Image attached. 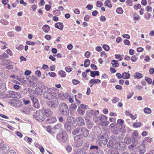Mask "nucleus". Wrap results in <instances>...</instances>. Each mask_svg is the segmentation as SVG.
<instances>
[{"instance_id":"1","label":"nucleus","mask_w":154,"mask_h":154,"mask_svg":"<svg viewBox=\"0 0 154 154\" xmlns=\"http://www.w3.org/2000/svg\"><path fill=\"white\" fill-rule=\"evenodd\" d=\"M60 112L62 114L65 116H68L69 115V109L68 106L65 103H60L58 107Z\"/></svg>"},{"instance_id":"2","label":"nucleus","mask_w":154,"mask_h":154,"mask_svg":"<svg viewBox=\"0 0 154 154\" xmlns=\"http://www.w3.org/2000/svg\"><path fill=\"white\" fill-rule=\"evenodd\" d=\"M33 116L36 120L40 122L44 121L45 119L43 112L41 110H39L35 112Z\"/></svg>"},{"instance_id":"3","label":"nucleus","mask_w":154,"mask_h":154,"mask_svg":"<svg viewBox=\"0 0 154 154\" xmlns=\"http://www.w3.org/2000/svg\"><path fill=\"white\" fill-rule=\"evenodd\" d=\"M67 134L65 131L62 132L61 134H58L57 135V138L63 142H65L67 139Z\"/></svg>"},{"instance_id":"4","label":"nucleus","mask_w":154,"mask_h":154,"mask_svg":"<svg viewBox=\"0 0 154 154\" xmlns=\"http://www.w3.org/2000/svg\"><path fill=\"white\" fill-rule=\"evenodd\" d=\"M99 118L101 121L100 122V125L105 126L107 125V117L104 115H100L99 116Z\"/></svg>"},{"instance_id":"5","label":"nucleus","mask_w":154,"mask_h":154,"mask_svg":"<svg viewBox=\"0 0 154 154\" xmlns=\"http://www.w3.org/2000/svg\"><path fill=\"white\" fill-rule=\"evenodd\" d=\"M47 103L50 107L53 108L56 107L58 105V101L56 99H53L51 101H48Z\"/></svg>"},{"instance_id":"6","label":"nucleus","mask_w":154,"mask_h":154,"mask_svg":"<svg viewBox=\"0 0 154 154\" xmlns=\"http://www.w3.org/2000/svg\"><path fill=\"white\" fill-rule=\"evenodd\" d=\"M144 141L138 146V151L140 154H144L146 152L145 146L144 144Z\"/></svg>"},{"instance_id":"7","label":"nucleus","mask_w":154,"mask_h":154,"mask_svg":"<svg viewBox=\"0 0 154 154\" xmlns=\"http://www.w3.org/2000/svg\"><path fill=\"white\" fill-rule=\"evenodd\" d=\"M30 98L32 100V102L33 103L34 106L36 108H39L40 107V105L38 99L37 98L34 97H30Z\"/></svg>"},{"instance_id":"8","label":"nucleus","mask_w":154,"mask_h":154,"mask_svg":"<svg viewBox=\"0 0 154 154\" xmlns=\"http://www.w3.org/2000/svg\"><path fill=\"white\" fill-rule=\"evenodd\" d=\"M43 112L44 114H45L46 116L48 117L51 116L53 112L52 111L49 109H47L46 108L43 107Z\"/></svg>"},{"instance_id":"9","label":"nucleus","mask_w":154,"mask_h":154,"mask_svg":"<svg viewBox=\"0 0 154 154\" xmlns=\"http://www.w3.org/2000/svg\"><path fill=\"white\" fill-rule=\"evenodd\" d=\"M76 121L78 124L80 126H82L85 125L83 118L81 116H79L77 118Z\"/></svg>"},{"instance_id":"10","label":"nucleus","mask_w":154,"mask_h":154,"mask_svg":"<svg viewBox=\"0 0 154 154\" xmlns=\"http://www.w3.org/2000/svg\"><path fill=\"white\" fill-rule=\"evenodd\" d=\"M116 145L117 148L119 150H123L125 149V146L122 142H117Z\"/></svg>"},{"instance_id":"11","label":"nucleus","mask_w":154,"mask_h":154,"mask_svg":"<svg viewBox=\"0 0 154 154\" xmlns=\"http://www.w3.org/2000/svg\"><path fill=\"white\" fill-rule=\"evenodd\" d=\"M11 102L13 105L14 106L20 107L22 106V102L19 100H12Z\"/></svg>"},{"instance_id":"12","label":"nucleus","mask_w":154,"mask_h":154,"mask_svg":"<svg viewBox=\"0 0 154 154\" xmlns=\"http://www.w3.org/2000/svg\"><path fill=\"white\" fill-rule=\"evenodd\" d=\"M81 131L83 133V136L87 137L89 134V132L88 129L85 127H83L81 128Z\"/></svg>"},{"instance_id":"13","label":"nucleus","mask_w":154,"mask_h":154,"mask_svg":"<svg viewBox=\"0 0 154 154\" xmlns=\"http://www.w3.org/2000/svg\"><path fill=\"white\" fill-rule=\"evenodd\" d=\"M107 154H119V153L116 149L112 148L108 150Z\"/></svg>"},{"instance_id":"14","label":"nucleus","mask_w":154,"mask_h":154,"mask_svg":"<svg viewBox=\"0 0 154 154\" xmlns=\"http://www.w3.org/2000/svg\"><path fill=\"white\" fill-rule=\"evenodd\" d=\"M55 27L60 30H62L63 28V25L60 22L57 23L55 24Z\"/></svg>"},{"instance_id":"15","label":"nucleus","mask_w":154,"mask_h":154,"mask_svg":"<svg viewBox=\"0 0 154 154\" xmlns=\"http://www.w3.org/2000/svg\"><path fill=\"white\" fill-rule=\"evenodd\" d=\"M1 147V149L2 152L6 153L8 150V146L7 145L2 146Z\"/></svg>"},{"instance_id":"16","label":"nucleus","mask_w":154,"mask_h":154,"mask_svg":"<svg viewBox=\"0 0 154 154\" xmlns=\"http://www.w3.org/2000/svg\"><path fill=\"white\" fill-rule=\"evenodd\" d=\"M43 94L44 97L48 100H50L52 96L51 94L49 92L44 91Z\"/></svg>"},{"instance_id":"17","label":"nucleus","mask_w":154,"mask_h":154,"mask_svg":"<svg viewBox=\"0 0 154 154\" xmlns=\"http://www.w3.org/2000/svg\"><path fill=\"white\" fill-rule=\"evenodd\" d=\"M62 127V125L60 124H57L54 126L53 128V129L55 132V131H59L61 129Z\"/></svg>"},{"instance_id":"18","label":"nucleus","mask_w":154,"mask_h":154,"mask_svg":"<svg viewBox=\"0 0 154 154\" xmlns=\"http://www.w3.org/2000/svg\"><path fill=\"white\" fill-rule=\"evenodd\" d=\"M64 127L68 131H70L71 129V123L68 121H67L64 124Z\"/></svg>"},{"instance_id":"19","label":"nucleus","mask_w":154,"mask_h":154,"mask_svg":"<svg viewBox=\"0 0 154 154\" xmlns=\"http://www.w3.org/2000/svg\"><path fill=\"white\" fill-rule=\"evenodd\" d=\"M47 121L49 123L51 124L57 121V119L55 117H52L47 119Z\"/></svg>"},{"instance_id":"20","label":"nucleus","mask_w":154,"mask_h":154,"mask_svg":"<svg viewBox=\"0 0 154 154\" xmlns=\"http://www.w3.org/2000/svg\"><path fill=\"white\" fill-rule=\"evenodd\" d=\"M84 136L82 134L75 136L74 137V140L75 141H78L83 138Z\"/></svg>"},{"instance_id":"21","label":"nucleus","mask_w":154,"mask_h":154,"mask_svg":"<svg viewBox=\"0 0 154 154\" xmlns=\"http://www.w3.org/2000/svg\"><path fill=\"white\" fill-rule=\"evenodd\" d=\"M101 82V81L99 79H91L90 81V83H91L93 84H94V83L95 84L100 83Z\"/></svg>"},{"instance_id":"22","label":"nucleus","mask_w":154,"mask_h":154,"mask_svg":"<svg viewBox=\"0 0 154 154\" xmlns=\"http://www.w3.org/2000/svg\"><path fill=\"white\" fill-rule=\"evenodd\" d=\"M15 92L13 91H10L7 94V96L8 98H14Z\"/></svg>"},{"instance_id":"23","label":"nucleus","mask_w":154,"mask_h":154,"mask_svg":"<svg viewBox=\"0 0 154 154\" xmlns=\"http://www.w3.org/2000/svg\"><path fill=\"white\" fill-rule=\"evenodd\" d=\"M124 142L128 144H130L131 142L130 137L128 135L126 136L124 138Z\"/></svg>"},{"instance_id":"24","label":"nucleus","mask_w":154,"mask_h":154,"mask_svg":"<svg viewBox=\"0 0 154 154\" xmlns=\"http://www.w3.org/2000/svg\"><path fill=\"white\" fill-rule=\"evenodd\" d=\"M83 142L84 141L83 140L77 141L75 142V145L76 147L79 148V146L82 145Z\"/></svg>"},{"instance_id":"25","label":"nucleus","mask_w":154,"mask_h":154,"mask_svg":"<svg viewBox=\"0 0 154 154\" xmlns=\"http://www.w3.org/2000/svg\"><path fill=\"white\" fill-rule=\"evenodd\" d=\"M130 75L128 72H124L122 74V78L124 79H127L129 78Z\"/></svg>"},{"instance_id":"26","label":"nucleus","mask_w":154,"mask_h":154,"mask_svg":"<svg viewBox=\"0 0 154 154\" xmlns=\"http://www.w3.org/2000/svg\"><path fill=\"white\" fill-rule=\"evenodd\" d=\"M124 123V120L122 119H119L117 121V124L118 125V127H120L124 125L123 124Z\"/></svg>"},{"instance_id":"27","label":"nucleus","mask_w":154,"mask_h":154,"mask_svg":"<svg viewBox=\"0 0 154 154\" xmlns=\"http://www.w3.org/2000/svg\"><path fill=\"white\" fill-rule=\"evenodd\" d=\"M112 66L114 67H117L119 66L118 62L117 60H112L111 62Z\"/></svg>"},{"instance_id":"28","label":"nucleus","mask_w":154,"mask_h":154,"mask_svg":"<svg viewBox=\"0 0 154 154\" xmlns=\"http://www.w3.org/2000/svg\"><path fill=\"white\" fill-rule=\"evenodd\" d=\"M85 120L87 124L88 125V128H91L93 125L92 123L89 119H86Z\"/></svg>"},{"instance_id":"29","label":"nucleus","mask_w":154,"mask_h":154,"mask_svg":"<svg viewBox=\"0 0 154 154\" xmlns=\"http://www.w3.org/2000/svg\"><path fill=\"white\" fill-rule=\"evenodd\" d=\"M119 127H115L111 128V131L113 132V133L115 134H117L119 133Z\"/></svg>"},{"instance_id":"30","label":"nucleus","mask_w":154,"mask_h":154,"mask_svg":"<svg viewBox=\"0 0 154 154\" xmlns=\"http://www.w3.org/2000/svg\"><path fill=\"white\" fill-rule=\"evenodd\" d=\"M50 29L49 26L47 25H45L42 27V30L46 32H48Z\"/></svg>"},{"instance_id":"31","label":"nucleus","mask_w":154,"mask_h":154,"mask_svg":"<svg viewBox=\"0 0 154 154\" xmlns=\"http://www.w3.org/2000/svg\"><path fill=\"white\" fill-rule=\"evenodd\" d=\"M143 111L145 114H150L152 112L151 109L149 108L146 107L144 109Z\"/></svg>"},{"instance_id":"32","label":"nucleus","mask_w":154,"mask_h":154,"mask_svg":"<svg viewBox=\"0 0 154 154\" xmlns=\"http://www.w3.org/2000/svg\"><path fill=\"white\" fill-rule=\"evenodd\" d=\"M77 112L79 115L83 116L84 114L85 111V110L81 109L79 107L77 109Z\"/></svg>"},{"instance_id":"33","label":"nucleus","mask_w":154,"mask_h":154,"mask_svg":"<svg viewBox=\"0 0 154 154\" xmlns=\"http://www.w3.org/2000/svg\"><path fill=\"white\" fill-rule=\"evenodd\" d=\"M101 142L104 145H106L108 142V140L106 137H104L103 136L101 138Z\"/></svg>"},{"instance_id":"34","label":"nucleus","mask_w":154,"mask_h":154,"mask_svg":"<svg viewBox=\"0 0 154 154\" xmlns=\"http://www.w3.org/2000/svg\"><path fill=\"white\" fill-rule=\"evenodd\" d=\"M143 77L142 74L137 72L135 73L134 75V77L135 78H137V79H140Z\"/></svg>"},{"instance_id":"35","label":"nucleus","mask_w":154,"mask_h":154,"mask_svg":"<svg viewBox=\"0 0 154 154\" xmlns=\"http://www.w3.org/2000/svg\"><path fill=\"white\" fill-rule=\"evenodd\" d=\"M119 130L120 132L122 133H124L126 132V129H125V125H124L122 126L119 127Z\"/></svg>"},{"instance_id":"36","label":"nucleus","mask_w":154,"mask_h":154,"mask_svg":"<svg viewBox=\"0 0 154 154\" xmlns=\"http://www.w3.org/2000/svg\"><path fill=\"white\" fill-rule=\"evenodd\" d=\"M90 63V60L88 59H87L84 62V66L85 67H87L89 66Z\"/></svg>"},{"instance_id":"37","label":"nucleus","mask_w":154,"mask_h":154,"mask_svg":"<svg viewBox=\"0 0 154 154\" xmlns=\"http://www.w3.org/2000/svg\"><path fill=\"white\" fill-rule=\"evenodd\" d=\"M47 131L49 133L52 134L55 133V131H54V130L53 128H52L50 126H48L47 128Z\"/></svg>"},{"instance_id":"38","label":"nucleus","mask_w":154,"mask_h":154,"mask_svg":"<svg viewBox=\"0 0 154 154\" xmlns=\"http://www.w3.org/2000/svg\"><path fill=\"white\" fill-rule=\"evenodd\" d=\"M105 5L109 8H111L112 7V5L110 3V1L109 0H107L105 1Z\"/></svg>"},{"instance_id":"39","label":"nucleus","mask_w":154,"mask_h":154,"mask_svg":"<svg viewBox=\"0 0 154 154\" xmlns=\"http://www.w3.org/2000/svg\"><path fill=\"white\" fill-rule=\"evenodd\" d=\"M133 16V19L134 21L137 20H139L140 19V16L138 15L136 13H134Z\"/></svg>"},{"instance_id":"40","label":"nucleus","mask_w":154,"mask_h":154,"mask_svg":"<svg viewBox=\"0 0 154 154\" xmlns=\"http://www.w3.org/2000/svg\"><path fill=\"white\" fill-rule=\"evenodd\" d=\"M137 138L132 137V140L131 142L133 144H138V141L137 139Z\"/></svg>"},{"instance_id":"41","label":"nucleus","mask_w":154,"mask_h":154,"mask_svg":"<svg viewBox=\"0 0 154 154\" xmlns=\"http://www.w3.org/2000/svg\"><path fill=\"white\" fill-rule=\"evenodd\" d=\"M80 129L75 128L72 131V133L74 135H76L79 133Z\"/></svg>"},{"instance_id":"42","label":"nucleus","mask_w":154,"mask_h":154,"mask_svg":"<svg viewBox=\"0 0 154 154\" xmlns=\"http://www.w3.org/2000/svg\"><path fill=\"white\" fill-rule=\"evenodd\" d=\"M90 113L92 115H97L99 114V111L98 110H92L91 111Z\"/></svg>"},{"instance_id":"43","label":"nucleus","mask_w":154,"mask_h":154,"mask_svg":"<svg viewBox=\"0 0 154 154\" xmlns=\"http://www.w3.org/2000/svg\"><path fill=\"white\" fill-rule=\"evenodd\" d=\"M58 73L62 77H65L66 76V72L62 70L58 72Z\"/></svg>"},{"instance_id":"44","label":"nucleus","mask_w":154,"mask_h":154,"mask_svg":"<svg viewBox=\"0 0 154 154\" xmlns=\"http://www.w3.org/2000/svg\"><path fill=\"white\" fill-rule=\"evenodd\" d=\"M14 98H20L21 97V95L19 92H15Z\"/></svg>"},{"instance_id":"45","label":"nucleus","mask_w":154,"mask_h":154,"mask_svg":"<svg viewBox=\"0 0 154 154\" xmlns=\"http://www.w3.org/2000/svg\"><path fill=\"white\" fill-rule=\"evenodd\" d=\"M141 124L140 122H134L133 125V126L135 128L140 127L141 126Z\"/></svg>"},{"instance_id":"46","label":"nucleus","mask_w":154,"mask_h":154,"mask_svg":"<svg viewBox=\"0 0 154 154\" xmlns=\"http://www.w3.org/2000/svg\"><path fill=\"white\" fill-rule=\"evenodd\" d=\"M8 56L6 53H4L2 55H0V58L2 59H3L4 58H8Z\"/></svg>"},{"instance_id":"47","label":"nucleus","mask_w":154,"mask_h":154,"mask_svg":"<svg viewBox=\"0 0 154 154\" xmlns=\"http://www.w3.org/2000/svg\"><path fill=\"white\" fill-rule=\"evenodd\" d=\"M123 10L121 8H119L116 9V12L119 14H122L123 13Z\"/></svg>"},{"instance_id":"48","label":"nucleus","mask_w":154,"mask_h":154,"mask_svg":"<svg viewBox=\"0 0 154 154\" xmlns=\"http://www.w3.org/2000/svg\"><path fill=\"white\" fill-rule=\"evenodd\" d=\"M145 80L148 82L149 84H151L152 83V80L150 78L147 77H145Z\"/></svg>"},{"instance_id":"49","label":"nucleus","mask_w":154,"mask_h":154,"mask_svg":"<svg viewBox=\"0 0 154 154\" xmlns=\"http://www.w3.org/2000/svg\"><path fill=\"white\" fill-rule=\"evenodd\" d=\"M138 135V134L137 131H134L132 135V137H134L137 138Z\"/></svg>"},{"instance_id":"50","label":"nucleus","mask_w":154,"mask_h":154,"mask_svg":"<svg viewBox=\"0 0 154 154\" xmlns=\"http://www.w3.org/2000/svg\"><path fill=\"white\" fill-rule=\"evenodd\" d=\"M66 149L67 151L68 152H69L71 151L72 149V147L70 145H67L66 146Z\"/></svg>"},{"instance_id":"51","label":"nucleus","mask_w":154,"mask_h":154,"mask_svg":"<svg viewBox=\"0 0 154 154\" xmlns=\"http://www.w3.org/2000/svg\"><path fill=\"white\" fill-rule=\"evenodd\" d=\"M119 98L115 97L112 100V102L114 103H116V102L119 101Z\"/></svg>"},{"instance_id":"52","label":"nucleus","mask_w":154,"mask_h":154,"mask_svg":"<svg viewBox=\"0 0 154 154\" xmlns=\"http://www.w3.org/2000/svg\"><path fill=\"white\" fill-rule=\"evenodd\" d=\"M113 145V141H109L108 143L107 144V147L109 148H110V147L112 146Z\"/></svg>"},{"instance_id":"53","label":"nucleus","mask_w":154,"mask_h":154,"mask_svg":"<svg viewBox=\"0 0 154 154\" xmlns=\"http://www.w3.org/2000/svg\"><path fill=\"white\" fill-rule=\"evenodd\" d=\"M103 48L106 51H108L109 49V47L108 45H104L103 46Z\"/></svg>"},{"instance_id":"54","label":"nucleus","mask_w":154,"mask_h":154,"mask_svg":"<svg viewBox=\"0 0 154 154\" xmlns=\"http://www.w3.org/2000/svg\"><path fill=\"white\" fill-rule=\"evenodd\" d=\"M22 112L23 113H24L26 114H29L31 112V111H30L29 110L27 109H24L22 111Z\"/></svg>"},{"instance_id":"55","label":"nucleus","mask_w":154,"mask_h":154,"mask_svg":"<svg viewBox=\"0 0 154 154\" xmlns=\"http://www.w3.org/2000/svg\"><path fill=\"white\" fill-rule=\"evenodd\" d=\"M65 70L67 72H69L72 70V68H70L69 66H67L65 68Z\"/></svg>"},{"instance_id":"56","label":"nucleus","mask_w":154,"mask_h":154,"mask_svg":"<svg viewBox=\"0 0 154 154\" xmlns=\"http://www.w3.org/2000/svg\"><path fill=\"white\" fill-rule=\"evenodd\" d=\"M131 60L133 62H135L137 60V58L135 55H134L131 58Z\"/></svg>"},{"instance_id":"57","label":"nucleus","mask_w":154,"mask_h":154,"mask_svg":"<svg viewBox=\"0 0 154 154\" xmlns=\"http://www.w3.org/2000/svg\"><path fill=\"white\" fill-rule=\"evenodd\" d=\"M98 148L99 147L98 146H91L90 148V149L91 150L93 149H96L97 150L98 149Z\"/></svg>"},{"instance_id":"58","label":"nucleus","mask_w":154,"mask_h":154,"mask_svg":"<svg viewBox=\"0 0 154 154\" xmlns=\"http://www.w3.org/2000/svg\"><path fill=\"white\" fill-rule=\"evenodd\" d=\"M141 8V6L140 4H137V5H135L134 6V9L137 10L140 9Z\"/></svg>"},{"instance_id":"59","label":"nucleus","mask_w":154,"mask_h":154,"mask_svg":"<svg viewBox=\"0 0 154 154\" xmlns=\"http://www.w3.org/2000/svg\"><path fill=\"white\" fill-rule=\"evenodd\" d=\"M26 44L28 45H34L35 44V42H30L29 41H27L26 42Z\"/></svg>"},{"instance_id":"60","label":"nucleus","mask_w":154,"mask_h":154,"mask_svg":"<svg viewBox=\"0 0 154 154\" xmlns=\"http://www.w3.org/2000/svg\"><path fill=\"white\" fill-rule=\"evenodd\" d=\"M129 116L133 119H135L137 118V115L136 114H135L134 115L130 113L129 114Z\"/></svg>"},{"instance_id":"61","label":"nucleus","mask_w":154,"mask_h":154,"mask_svg":"<svg viewBox=\"0 0 154 154\" xmlns=\"http://www.w3.org/2000/svg\"><path fill=\"white\" fill-rule=\"evenodd\" d=\"M103 5L102 2L100 1H98L97 2V7H101Z\"/></svg>"},{"instance_id":"62","label":"nucleus","mask_w":154,"mask_h":154,"mask_svg":"<svg viewBox=\"0 0 154 154\" xmlns=\"http://www.w3.org/2000/svg\"><path fill=\"white\" fill-rule=\"evenodd\" d=\"M35 74L38 77H40L41 75V72L39 70H37L35 72Z\"/></svg>"},{"instance_id":"63","label":"nucleus","mask_w":154,"mask_h":154,"mask_svg":"<svg viewBox=\"0 0 154 154\" xmlns=\"http://www.w3.org/2000/svg\"><path fill=\"white\" fill-rule=\"evenodd\" d=\"M6 68L8 69H11L13 68V66L11 65H9L8 66H7L5 67Z\"/></svg>"},{"instance_id":"64","label":"nucleus","mask_w":154,"mask_h":154,"mask_svg":"<svg viewBox=\"0 0 154 154\" xmlns=\"http://www.w3.org/2000/svg\"><path fill=\"white\" fill-rule=\"evenodd\" d=\"M146 9H147V12H151L152 10V7L150 6H147L146 7Z\"/></svg>"}]
</instances>
